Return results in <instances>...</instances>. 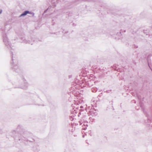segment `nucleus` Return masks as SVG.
<instances>
[{"instance_id":"f03ea898","label":"nucleus","mask_w":152,"mask_h":152,"mask_svg":"<svg viewBox=\"0 0 152 152\" xmlns=\"http://www.w3.org/2000/svg\"><path fill=\"white\" fill-rule=\"evenodd\" d=\"M1 11L0 12V14H1Z\"/></svg>"},{"instance_id":"f257e3e1","label":"nucleus","mask_w":152,"mask_h":152,"mask_svg":"<svg viewBox=\"0 0 152 152\" xmlns=\"http://www.w3.org/2000/svg\"><path fill=\"white\" fill-rule=\"evenodd\" d=\"M28 14L32 15L33 16H34V12H30L29 11L27 10L24 11L23 13L20 15V16L21 17L23 16H25Z\"/></svg>"}]
</instances>
